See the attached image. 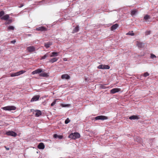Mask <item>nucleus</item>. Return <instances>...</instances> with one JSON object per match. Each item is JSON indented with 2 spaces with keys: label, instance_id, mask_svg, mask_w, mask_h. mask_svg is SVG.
I'll list each match as a JSON object with an SVG mask.
<instances>
[{
  "label": "nucleus",
  "instance_id": "obj_38",
  "mask_svg": "<svg viewBox=\"0 0 158 158\" xmlns=\"http://www.w3.org/2000/svg\"><path fill=\"white\" fill-rule=\"evenodd\" d=\"M37 73H41L42 71V70L41 69H38L36 70Z\"/></svg>",
  "mask_w": 158,
  "mask_h": 158
},
{
  "label": "nucleus",
  "instance_id": "obj_36",
  "mask_svg": "<svg viewBox=\"0 0 158 158\" xmlns=\"http://www.w3.org/2000/svg\"><path fill=\"white\" fill-rule=\"evenodd\" d=\"M149 75V73H148L146 72L145 73L143 74V76L144 77H146L148 76Z\"/></svg>",
  "mask_w": 158,
  "mask_h": 158
},
{
  "label": "nucleus",
  "instance_id": "obj_40",
  "mask_svg": "<svg viewBox=\"0 0 158 158\" xmlns=\"http://www.w3.org/2000/svg\"><path fill=\"white\" fill-rule=\"evenodd\" d=\"M151 33V31H148L145 32V34L146 35H149Z\"/></svg>",
  "mask_w": 158,
  "mask_h": 158
},
{
  "label": "nucleus",
  "instance_id": "obj_16",
  "mask_svg": "<svg viewBox=\"0 0 158 158\" xmlns=\"http://www.w3.org/2000/svg\"><path fill=\"white\" fill-rule=\"evenodd\" d=\"M139 118L137 115H133L130 116L129 117V119L130 120L132 119H138Z\"/></svg>",
  "mask_w": 158,
  "mask_h": 158
},
{
  "label": "nucleus",
  "instance_id": "obj_21",
  "mask_svg": "<svg viewBox=\"0 0 158 158\" xmlns=\"http://www.w3.org/2000/svg\"><path fill=\"white\" fill-rule=\"evenodd\" d=\"M40 76L44 77H47L49 76L48 73H41L40 74Z\"/></svg>",
  "mask_w": 158,
  "mask_h": 158
},
{
  "label": "nucleus",
  "instance_id": "obj_5",
  "mask_svg": "<svg viewBox=\"0 0 158 158\" xmlns=\"http://www.w3.org/2000/svg\"><path fill=\"white\" fill-rule=\"evenodd\" d=\"M108 119V117L106 116H103V115H99L98 116H97L95 117V119L96 120H104L106 119Z\"/></svg>",
  "mask_w": 158,
  "mask_h": 158
},
{
  "label": "nucleus",
  "instance_id": "obj_7",
  "mask_svg": "<svg viewBox=\"0 0 158 158\" xmlns=\"http://www.w3.org/2000/svg\"><path fill=\"white\" fill-rule=\"evenodd\" d=\"M134 140L141 144H142L143 143V140L139 136H136L134 138Z\"/></svg>",
  "mask_w": 158,
  "mask_h": 158
},
{
  "label": "nucleus",
  "instance_id": "obj_10",
  "mask_svg": "<svg viewBox=\"0 0 158 158\" xmlns=\"http://www.w3.org/2000/svg\"><path fill=\"white\" fill-rule=\"evenodd\" d=\"M45 146L43 143H40L38 145V148L39 149H43L44 148Z\"/></svg>",
  "mask_w": 158,
  "mask_h": 158
},
{
  "label": "nucleus",
  "instance_id": "obj_1",
  "mask_svg": "<svg viewBox=\"0 0 158 158\" xmlns=\"http://www.w3.org/2000/svg\"><path fill=\"white\" fill-rule=\"evenodd\" d=\"M80 134L77 132L72 133L69 136V138L73 139H76L80 137Z\"/></svg>",
  "mask_w": 158,
  "mask_h": 158
},
{
  "label": "nucleus",
  "instance_id": "obj_34",
  "mask_svg": "<svg viewBox=\"0 0 158 158\" xmlns=\"http://www.w3.org/2000/svg\"><path fill=\"white\" fill-rule=\"evenodd\" d=\"M70 122V120L69 118H67L65 121L64 123L66 124Z\"/></svg>",
  "mask_w": 158,
  "mask_h": 158
},
{
  "label": "nucleus",
  "instance_id": "obj_18",
  "mask_svg": "<svg viewBox=\"0 0 158 158\" xmlns=\"http://www.w3.org/2000/svg\"><path fill=\"white\" fill-rule=\"evenodd\" d=\"M53 137L55 138H58L59 139H61L63 138V136L61 135H58L57 134H54L53 135Z\"/></svg>",
  "mask_w": 158,
  "mask_h": 158
},
{
  "label": "nucleus",
  "instance_id": "obj_20",
  "mask_svg": "<svg viewBox=\"0 0 158 158\" xmlns=\"http://www.w3.org/2000/svg\"><path fill=\"white\" fill-rule=\"evenodd\" d=\"M151 19V17L148 15H146L144 17L143 19L145 21L147 22L148 20Z\"/></svg>",
  "mask_w": 158,
  "mask_h": 158
},
{
  "label": "nucleus",
  "instance_id": "obj_23",
  "mask_svg": "<svg viewBox=\"0 0 158 158\" xmlns=\"http://www.w3.org/2000/svg\"><path fill=\"white\" fill-rule=\"evenodd\" d=\"M49 55L50 54L49 52L47 53L45 55H44V56L41 57V59H45L46 58L50 56Z\"/></svg>",
  "mask_w": 158,
  "mask_h": 158
},
{
  "label": "nucleus",
  "instance_id": "obj_4",
  "mask_svg": "<svg viewBox=\"0 0 158 158\" xmlns=\"http://www.w3.org/2000/svg\"><path fill=\"white\" fill-rule=\"evenodd\" d=\"M35 29L37 31H47L48 28L44 26H41L36 28Z\"/></svg>",
  "mask_w": 158,
  "mask_h": 158
},
{
  "label": "nucleus",
  "instance_id": "obj_12",
  "mask_svg": "<svg viewBox=\"0 0 158 158\" xmlns=\"http://www.w3.org/2000/svg\"><path fill=\"white\" fill-rule=\"evenodd\" d=\"M137 45L138 48H143L144 47V45L142 43L137 41Z\"/></svg>",
  "mask_w": 158,
  "mask_h": 158
},
{
  "label": "nucleus",
  "instance_id": "obj_8",
  "mask_svg": "<svg viewBox=\"0 0 158 158\" xmlns=\"http://www.w3.org/2000/svg\"><path fill=\"white\" fill-rule=\"evenodd\" d=\"M120 89L119 88H114L110 91V93L112 94H114L118 92L120 90Z\"/></svg>",
  "mask_w": 158,
  "mask_h": 158
},
{
  "label": "nucleus",
  "instance_id": "obj_29",
  "mask_svg": "<svg viewBox=\"0 0 158 158\" xmlns=\"http://www.w3.org/2000/svg\"><path fill=\"white\" fill-rule=\"evenodd\" d=\"M103 69H109L110 68V67L108 65H103Z\"/></svg>",
  "mask_w": 158,
  "mask_h": 158
},
{
  "label": "nucleus",
  "instance_id": "obj_25",
  "mask_svg": "<svg viewBox=\"0 0 158 158\" xmlns=\"http://www.w3.org/2000/svg\"><path fill=\"white\" fill-rule=\"evenodd\" d=\"M137 10L135 9L133 10H132L131 11V15L132 16H133L136 14L137 13Z\"/></svg>",
  "mask_w": 158,
  "mask_h": 158
},
{
  "label": "nucleus",
  "instance_id": "obj_14",
  "mask_svg": "<svg viewBox=\"0 0 158 158\" xmlns=\"http://www.w3.org/2000/svg\"><path fill=\"white\" fill-rule=\"evenodd\" d=\"M35 112V116L37 117H38L42 115V113L40 110H36Z\"/></svg>",
  "mask_w": 158,
  "mask_h": 158
},
{
  "label": "nucleus",
  "instance_id": "obj_32",
  "mask_svg": "<svg viewBox=\"0 0 158 158\" xmlns=\"http://www.w3.org/2000/svg\"><path fill=\"white\" fill-rule=\"evenodd\" d=\"M5 13L3 10H2L0 11V18L3 17L2 16L4 15Z\"/></svg>",
  "mask_w": 158,
  "mask_h": 158
},
{
  "label": "nucleus",
  "instance_id": "obj_39",
  "mask_svg": "<svg viewBox=\"0 0 158 158\" xmlns=\"http://www.w3.org/2000/svg\"><path fill=\"white\" fill-rule=\"evenodd\" d=\"M150 57L151 58L153 59L154 58L156 57V56L155 55L152 54H151Z\"/></svg>",
  "mask_w": 158,
  "mask_h": 158
},
{
  "label": "nucleus",
  "instance_id": "obj_33",
  "mask_svg": "<svg viewBox=\"0 0 158 158\" xmlns=\"http://www.w3.org/2000/svg\"><path fill=\"white\" fill-rule=\"evenodd\" d=\"M57 100V99L54 100V101L51 104V106H53L56 104V100Z\"/></svg>",
  "mask_w": 158,
  "mask_h": 158
},
{
  "label": "nucleus",
  "instance_id": "obj_6",
  "mask_svg": "<svg viewBox=\"0 0 158 158\" xmlns=\"http://www.w3.org/2000/svg\"><path fill=\"white\" fill-rule=\"evenodd\" d=\"M27 50L30 52H34L35 51V48L33 46H30L27 47Z\"/></svg>",
  "mask_w": 158,
  "mask_h": 158
},
{
  "label": "nucleus",
  "instance_id": "obj_48",
  "mask_svg": "<svg viewBox=\"0 0 158 158\" xmlns=\"http://www.w3.org/2000/svg\"><path fill=\"white\" fill-rule=\"evenodd\" d=\"M64 60H66V59Z\"/></svg>",
  "mask_w": 158,
  "mask_h": 158
},
{
  "label": "nucleus",
  "instance_id": "obj_27",
  "mask_svg": "<svg viewBox=\"0 0 158 158\" xmlns=\"http://www.w3.org/2000/svg\"><path fill=\"white\" fill-rule=\"evenodd\" d=\"M6 21L5 23V24L6 25L10 24L12 22V20L11 19H8Z\"/></svg>",
  "mask_w": 158,
  "mask_h": 158
},
{
  "label": "nucleus",
  "instance_id": "obj_26",
  "mask_svg": "<svg viewBox=\"0 0 158 158\" xmlns=\"http://www.w3.org/2000/svg\"><path fill=\"white\" fill-rule=\"evenodd\" d=\"M107 84H100L99 86L100 89H105L107 88V87H106V85H107Z\"/></svg>",
  "mask_w": 158,
  "mask_h": 158
},
{
  "label": "nucleus",
  "instance_id": "obj_35",
  "mask_svg": "<svg viewBox=\"0 0 158 158\" xmlns=\"http://www.w3.org/2000/svg\"><path fill=\"white\" fill-rule=\"evenodd\" d=\"M7 28L9 30H14V27L12 26H9Z\"/></svg>",
  "mask_w": 158,
  "mask_h": 158
},
{
  "label": "nucleus",
  "instance_id": "obj_46",
  "mask_svg": "<svg viewBox=\"0 0 158 158\" xmlns=\"http://www.w3.org/2000/svg\"><path fill=\"white\" fill-rule=\"evenodd\" d=\"M45 0H43V1H41V2H44Z\"/></svg>",
  "mask_w": 158,
  "mask_h": 158
},
{
  "label": "nucleus",
  "instance_id": "obj_19",
  "mask_svg": "<svg viewBox=\"0 0 158 158\" xmlns=\"http://www.w3.org/2000/svg\"><path fill=\"white\" fill-rule=\"evenodd\" d=\"M79 31V27L78 26H77L73 29L72 33H74L77 32Z\"/></svg>",
  "mask_w": 158,
  "mask_h": 158
},
{
  "label": "nucleus",
  "instance_id": "obj_22",
  "mask_svg": "<svg viewBox=\"0 0 158 158\" xmlns=\"http://www.w3.org/2000/svg\"><path fill=\"white\" fill-rule=\"evenodd\" d=\"M58 58L57 57H54L51 59L49 60V62L51 63H53L57 61Z\"/></svg>",
  "mask_w": 158,
  "mask_h": 158
},
{
  "label": "nucleus",
  "instance_id": "obj_45",
  "mask_svg": "<svg viewBox=\"0 0 158 158\" xmlns=\"http://www.w3.org/2000/svg\"><path fill=\"white\" fill-rule=\"evenodd\" d=\"M61 105L63 106V107L65 106H66L67 105H65L64 106L63 104H61Z\"/></svg>",
  "mask_w": 158,
  "mask_h": 158
},
{
  "label": "nucleus",
  "instance_id": "obj_43",
  "mask_svg": "<svg viewBox=\"0 0 158 158\" xmlns=\"http://www.w3.org/2000/svg\"><path fill=\"white\" fill-rule=\"evenodd\" d=\"M5 148H6V149L7 150H8L10 149L9 148H7L6 146H5Z\"/></svg>",
  "mask_w": 158,
  "mask_h": 158
},
{
  "label": "nucleus",
  "instance_id": "obj_3",
  "mask_svg": "<svg viewBox=\"0 0 158 158\" xmlns=\"http://www.w3.org/2000/svg\"><path fill=\"white\" fill-rule=\"evenodd\" d=\"M6 134L7 135L11 136L14 137H16L17 135V134L13 131H9L6 132Z\"/></svg>",
  "mask_w": 158,
  "mask_h": 158
},
{
  "label": "nucleus",
  "instance_id": "obj_24",
  "mask_svg": "<svg viewBox=\"0 0 158 158\" xmlns=\"http://www.w3.org/2000/svg\"><path fill=\"white\" fill-rule=\"evenodd\" d=\"M58 55V52H53L51 53V55H50V57L53 56H57Z\"/></svg>",
  "mask_w": 158,
  "mask_h": 158
},
{
  "label": "nucleus",
  "instance_id": "obj_31",
  "mask_svg": "<svg viewBox=\"0 0 158 158\" xmlns=\"http://www.w3.org/2000/svg\"><path fill=\"white\" fill-rule=\"evenodd\" d=\"M18 76V74H17V72L15 73H12L10 74V76L11 77H14L16 76Z\"/></svg>",
  "mask_w": 158,
  "mask_h": 158
},
{
  "label": "nucleus",
  "instance_id": "obj_30",
  "mask_svg": "<svg viewBox=\"0 0 158 158\" xmlns=\"http://www.w3.org/2000/svg\"><path fill=\"white\" fill-rule=\"evenodd\" d=\"M126 35L133 36L134 35V33L133 32V31H129L126 34Z\"/></svg>",
  "mask_w": 158,
  "mask_h": 158
},
{
  "label": "nucleus",
  "instance_id": "obj_2",
  "mask_svg": "<svg viewBox=\"0 0 158 158\" xmlns=\"http://www.w3.org/2000/svg\"><path fill=\"white\" fill-rule=\"evenodd\" d=\"M16 107L13 106H7L2 107L1 109L5 110L10 111L11 110H15L16 109Z\"/></svg>",
  "mask_w": 158,
  "mask_h": 158
},
{
  "label": "nucleus",
  "instance_id": "obj_44",
  "mask_svg": "<svg viewBox=\"0 0 158 158\" xmlns=\"http://www.w3.org/2000/svg\"><path fill=\"white\" fill-rule=\"evenodd\" d=\"M23 4H21L20 5V6H19V7L21 8L23 7Z\"/></svg>",
  "mask_w": 158,
  "mask_h": 158
},
{
  "label": "nucleus",
  "instance_id": "obj_15",
  "mask_svg": "<svg viewBox=\"0 0 158 158\" xmlns=\"http://www.w3.org/2000/svg\"><path fill=\"white\" fill-rule=\"evenodd\" d=\"M9 15L6 14L4 15L3 17L1 18V19L2 20H5L7 21L9 19Z\"/></svg>",
  "mask_w": 158,
  "mask_h": 158
},
{
  "label": "nucleus",
  "instance_id": "obj_11",
  "mask_svg": "<svg viewBox=\"0 0 158 158\" xmlns=\"http://www.w3.org/2000/svg\"><path fill=\"white\" fill-rule=\"evenodd\" d=\"M40 97V96L39 95L35 96L31 99V102L36 101L38 100L39 99Z\"/></svg>",
  "mask_w": 158,
  "mask_h": 158
},
{
  "label": "nucleus",
  "instance_id": "obj_47",
  "mask_svg": "<svg viewBox=\"0 0 158 158\" xmlns=\"http://www.w3.org/2000/svg\"><path fill=\"white\" fill-rule=\"evenodd\" d=\"M64 60H66V59Z\"/></svg>",
  "mask_w": 158,
  "mask_h": 158
},
{
  "label": "nucleus",
  "instance_id": "obj_41",
  "mask_svg": "<svg viewBox=\"0 0 158 158\" xmlns=\"http://www.w3.org/2000/svg\"><path fill=\"white\" fill-rule=\"evenodd\" d=\"M32 74H37V71H36V70H35V71H33L32 72Z\"/></svg>",
  "mask_w": 158,
  "mask_h": 158
},
{
  "label": "nucleus",
  "instance_id": "obj_17",
  "mask_svg": "<svg viewBox=\"0 0 158 158\" xmlns=\"http://www.w3.org/2000/svg\"><path fill=\"white\" fill-rule=\"evenodd\" d=\"M52 45V43L50 42H48L47 43H45L44 44V46L46 48H48Z\"/></svg>",
  "mask_w": 158,
  "mask_h": 158
},
{
  "label": "nucleus",
  "instance_id": "obj_13",
  "mask_svg": "<svg viewBox=\"0 0 158 158\" xmlns=\"http://www.w3.org/2000/svg\"><path fill=\"white\" fill-rule=\"evenodd\" d=\"M118 26V25L117 23H116L110 27V29L111 31H113L116 29Z\"/></svg>",
  "mask_w": 158,
  "mask_h": 158
},
{
  "label": "nucleus",
  "instance_id": "obj_42",
  "mask_svg": "<svg viewBox=\"0 0 158 158\" xmlns=\"http://www.w3.org/2000/svg\"><path fill=\"white\" fill-rule=\"evenodd\" d=\"M16 42V40H15L11 41L10 43H12L13 44H14Z\"/></svg>",
  "mask_w": 158,
  "mask_h": 158
},
{
  "label": "nucleus",
  "instance_id": "obj_9",
  "mask_svg": "<svg viewBox=\"0 0 158 158\" xmlns=\"http://www.w3.org/2000/svg\"><path fill=\"white\" fill-rule=\"evenodd\" d=\"M70 77L67 74H64L62 75L61 76V78L62 79H69Z\"/></svg>",
  "mask_w": 158,
  "mask_h": 158
},
{
  "label": "nucleus",
  "instance_id": "obj_28",
  "mask_svg": "<svg viewBox=\"0 0 158 158\" xmlns=\"http://www.w3.org/2000/svg\"><path fill=\"white\" fill-rule=\"evenodd\" d=\"M26 72V71L24 70H22L21 71H20L19 72H17V74H18V75H19L21 74H22L24 73H25Z\"/></svg>",
  "mask_w": 158,
  "mask_h": 158
},
{
  "label": "nucleus",
  "instance_id": "obj_37",
  "mask_svg": "<svg viewBox=\"0 0 158 158\" xmlns=\"http://www.w3.org/2000/svg\"><path fill=\"white\" fill-rule=\"evenodd\" d=\"M103 64H100L99 65L98 67L97 68L98 69H103Z\"/></svg>",
  "mask_w": 158,
  "mask_h": 158
}]
</instances>
